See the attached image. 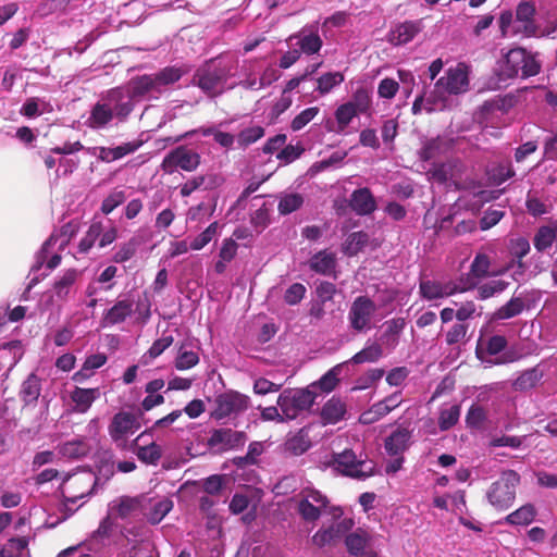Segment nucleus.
I'll use <instances>...</instances> for the list:
<instances>
[{
	"instance_id": "obj_1",
	"label": "nucleus",
	"mask_w": 557,
	"mask_h": 557,
	"mask_svg": "<svg viewBox=\"0 0 557 557\" xmlns=\"http://www.w3.org/2000/svg\"><path fill=\"white\" fill-rule=\"evenodd\" d=\"M98 484V478L91 470H81L67 474L59 490L62 496V512L72 516L85 502L74 507L78 500L88 498L94 494Z\"/></svg>"
},
{
	"instance_id": "obj_2",
	"label": "nucleus",
	"mask_w": 557,
	"mask_h": 557,
	"mask_svg": "<svg viewBox=\"0 0 557 557\" xmlns=\"http://www.w3.org/2000/svg\"><path fill=\"white\" fill-rule=\"evenodd\" d=\"M231 76V66L223 58H214L200 65L193 75L191 84L199 87L207 96L221 95Z\"/></svg>"
},
{
	"instance_id": "obj_3",
	"label": "nucleus",
	"mask_w": 557,
	"mask_h": 557,
	"mask_svg": "<svg viewBox=\"0 0 557 557\" xmlns=\"http://www.w3.org/2000/svg\"><path fill=\"white\" fill-rule=\"evenodd\" d=\"M317 394L309 387L287 388L277 397L276 404L284 413L286 421L296 420L305 412H309L315 403Z\"/></svg>"
},
{
	"instance_id": "obj_4",
	"label": "nucleus",
	"mask_w": 557,
	"mask_h": 557,
	"mask_svg": "<svg viewBox=\"0 0 557 557\" xmlns=\"http://www.w3.org/2000/svg\"><path fill=\"white\" fill-rule=\"evenodd\" d=\"M519 484L520 475L515 470L503 471L486 493L488 503L497 510L508 509L516 499V487Z\"/></svg>"
},
{
	"instance_id": "obj_5",
	"label": "nucleus",
	"mask_w": 557,
	"mask_h": 557,
	"mask_svg": "<svg viewBox=\"0 0 557 557\" xmlns=\"http://www.w3.org/2000/svg\"><path fill=\"white\" fill-rule=\"evenodd\" d=\"M331 465L343 475L352 479L364 480L375 474L374 462L357 457L352 449L333 454Z\"/></svg>"
},
{
	"instance_id": "obj_6",
	"label": "nucleus",
	"mask_w": 557,
	"mask_h": 557,
	"mask_svg": "<svg viewBox=\"0 0 557 557\" xmlns=\"http://www.w3.org/2000/svg\"><path fill=\"white\" fill-rule=\"evenodd\" d=\"M201 163V156L187 145H181L170 150L163 158L160 168L165 174H173L178 170L194 172Z\"/></svg>"
},
{
	"instance_id": "obj_7",
	"label": "nucleus",
	"mask_w": 557,
	"mask_h": 557,
	"mask_svg": "<svg viewBox=\"0 0 557 557\" xmlns=\"http://www.w3.org/2000/svg\"><path fill=\"white\" fill-rule=\"evenodd\" d=\"M249 405L250 399L248 396L236 391H227L215 397L214 409L211 411L210 417L216 421L233 416L236 417L246 411Z\"/></svg>"
},
{
	"instance_id": "obj_8",
	"label": "nucleus",
	"mask_w": 557,
	"mask_h": 557,
	"mask_svg": "<svg viewBox=\"0 0 557 557\" xmlns=\"http://www.w3.org/2000/svg\"><path fill=\"white\" fill-rule=\"evenodd\" d=\"M140 428V424L136 418V416L132 412L127 411H119L115 413L108 426V432L113 441L120 449H128V434H133Z\"/></svg>"
},
{
	"instance_id": "obj_9",
	"label": "nucleus",
	"mask_w": 557,
	"mask_h": 557,
	"mask_svg": "<svg viewBox=\"0 0 557 557\" xmlns=\"http://www.w3.org/2000/svg\"><path fill=\"white\" fill-rule=\"evenodd\" d=\"M469 69L463 62H459L455 67H449L445 75L435 83V88L449 95H458L468 90Z\"/></svg>"
},
{
	"instance_id": "obj_10",
	"label": "nucleus",
	"mask_w": 557,
	"mask_h": 557,
	"mask_svg": "<svg viewBox=\"0 0 557 557\" xmlns=\"http://www.w3.org/2000/svg\"><path fill=\"white\" fill-rule=\"evenodd\" d=\"M375 312L376 305L371 298L358 296L352 301L348 312L350 327L356 332L364 331L369 327Z\"/></svg>"
},
{
	"instance_id": "obj_11",
	"label": "nucleus",
	"mask_w": 557,
	"mask_h": 557,
	"mask_svg": "<svg viewBox=\"0 0 557 557\" xmlns=\"http://www.w3.org/2000/svg\"><path fill=\"white\" fill-rule=\"evenodd\" d=\"M506 65L508 66V75H518L521 71L522 77L535 76L540 73L541 65L533 58L527 55L521 48L511 49L506 55Z\"/></svg>"
},
{
	"instance_id": "obj_12",
	"label": "nucleus",
	"mask_w": 557,
	"mask_h": 557,
	"mask_svg": "<svg viewBox=\"0 0 557 557\" xmlns=\"http://www.w3.org/2000/svg\"><path fill=\"white\" fill-rule=\"evenodd\" d=\"M247 436L243 431H235L232 429H215L211 432L207 441V445L219 453L235 449L244 446Z\"/></svg>"
},
{
	"instance_id": "obj_13",
	"label": "nucleus",
	"mask_w": 557,
	"mask_h": 557,
	"mask_svg": "<svg viewBox=\"0 0 557 557\" xmlns=\"http://www.w3.org/2000/svg\"><path fill=\"white\" fill-rule=\"evenodd\" d=\"M151 94H161L153 74L138 75L129 79L128 95L131 98L141 99Z\"/></svg>"
},
{
	"instance_id": "obj_14",
	"label": "nucleus",
	"mask_w": 557,
	"mask_h": 557,
	"mask_svg": "<svg viewBox=\"0 0 557 557\" xmlns=\"http://www.w3.org/2000/svg\"><path fill=\"white\" fill-rule=\"evenodd\" d=\"M287 41H295V45L299 47L300 54L305 53L308 55L318 53L323 45L318 30H307L306 28L290 35Z\"/></svg>"
},
{
	"instance_id": "obj_15",
	"label": "nucleus",
	"mask_w": 557,
	"mask_h": 557,
	"mask_svg": "<svg viewBox=\"0 0 557 557\" xmlns=\"http://www.w3.org/2000/svg\"><path fill=\"white\" fill-rule=\"evenodd\" d=\"M149 434V431L140 433L128 446V449L135 450L138 459L146 463L156 466L162 457L161 447L154 442L147 445H139V442Z\"/></svg>"
},
{
	"instance_id": "obj_16",
	"label": "nucleus",
	"mask_w": 557,
	"mask_h": 557,
	"mask_svg": "<svg viewBox=\"0 0 557 557\" xmlns=\"http://www.w3.org/2000/svg\"><path fill=\"white\" fill-rule=\"evenodd\" d=\"M145 496H121L112 502L110 511L117 518L126 519L143 510Z\"/></svg>"
},
{
	"instance_id": "obj_17",
	"label": "nucleus",
	"mask_w": 557,
	"mask_h": 557,
	"mask_svg": "<svg viewBox=\"0 0 557 557\" xmlns=\"http://www.w3.org/2000/svg\"><path fill=\"white\" fill-rule=\"evenodd\" d=\"M411 431L407 428H397L384 441V448L389 456H399L410 446Z\"/></svg>"
},
{
	"instance_id": "obj_18",
	"label": "nucleus",
	"mask_w": 557,
	"mask_h": 557,
	"mask_svg": "<svg viewBox=\"0 0 557 557\" xmlns=\"http://www.w3.org/2000/svg\"><path fill=\"white\" fill-rule=\"evenodd\" d=\"M349 207L358 215H369L376 209V201L368 187L352 191L349 199Z\"/></svg>"
},
{
	"instance_id": "obj_19",
	"label": "nucleus",
	"mask_w": 557,
	"mask_h": 557,
	"mask_svg": "<svg viewBox=\"0 0 557 557\" xmlns=\"http://www.w3.org/2000/svg\"><path fill=\"white\" fill-rule=\"evenodd\" d=\"M422 30L421 21H405L391 30L388 40L392 45L400 46L410 42Z\"/></svg>"
},
{
	"instance_id": "obj_20",
	"label": "nucleus",
	"mask_w": 557,
	"mask_h": 557,
	"mask_svg": "<svg viewBox=\"0 0 557 557\" xmlns=\"http://www.w3.org/2000/svg\"><path fill=\"white\" fill-rule=\"evenodd\" d=\"M347 413L346 403L338 396L331 397L321 408L320 417L324 425L336 424Z\"/></svg>"
},
{
	"instance_id": "obj_21",
	"label": "nucleus",
	"mask_w": 557,
	"mask_h": 557,
	"mask_svg": "<svg viewBox=\"0 0 557 557\" xmlns=\"http://www.w3.org/2000/svg\"><path fill=\"white\" fill-rule=\"evenodd\" d=\"M311 447V440L308 428H301L294 434L287 436L283 449L290 456H301Z\"/></svg>"
},
{
	"instance_id": "obj_22",
	"label": "nucleus",
	"mask_w": 557,
	"mask_h": 557,
	"mask_svg": "<svg viewBox=\"0 0 557 557\" xmlns=\"http://www.w3.org/2000/svg\"><path fill=\"white\" fill-rule=\"evenodd\" d=\"M58 451L62 457L81 459L90 454L91 445L85 437H75L58 445Z\"/></svg>"
},
{
	"instance_id": "obj_23",
	"label": "nucleus",
	"mask_w": 557,
	"mask_h": 557,
	"mask_svg": "<svg viewBox=\"0 0 557 557\" xmlns=\"http://www.w3.org/2000/svg\"><path fill=\"white\" fill-rule=\"evenodd\" d=\"M114 117L112 108L107 103L97 102L91 108L86 121L88 127L99 129L107 126Z\"/></svg>"
},
{
	"instance_id": "obj_24",
	"label": "nucleus",
	"mask_w": 557,
	"mask_h": 557,
	"mask_svg": "<svg viewBox=\"0 0 557 557\" xmlns=\"http://www.w3.org/2000/svg\"><path fill=\"white\" fill-rule=\"evenodd\" d=\"M143 145L141 140L125 143L115 148L99 147L98 159L104 162L119 160L126 154L135 152Z\"/></svg>"
},
{
	"instance_id": "obj_25",
	"label": "nucleus",
	"mask_w": 557,
	"mask_h": 557,
	"mask_svg": "<svg viewBox=\"0 0 557 557\" xmlns=\"http://www.w3.org/2000/svg\"><path fill=\"white\" fill-rule=\"evenodd\" d=\"M133 313V301L128 299L117 300L103 315L106 325H115L124 322Z\"/></svg>"
},
{
	"instance_id": "obj_26",
	"label": "nucleus",
	"mask_w": 557,
	"mask_h": 557,
	"mask_svg": "<svg viewBox=\"0 0 557 557\" xmlns=\"http://www.w3.org/2000/svg\"><path fill=\"white\" fill-rule=\"evenodd\" d=\"M310 269L322 275H331L336 268V257L333 252L322 250L317 252L309 262Z\"/></svg>"
},
{
	"instance_id": "obj_27",
	"label": "nucleus",
	"mask_w": 557,
	"mask_h": 557,
	"mask_svg": "<svg viewBox=\"0 0 557 557\" xmlns=\"http://www.w3.org/2000/svg\"><path fill=\"white\" fill-rule=\"evenodd\" d=\"M40 393L41 380L35 373H30L21 385V400L24 403V406L35 404L38 400Z\"/></svg>"
},
{
	"instance_id": "obj_28",
	"label": "nucleus",
	"mask_w": 557,
	"mask_h": 557,
	"mask_svg": "<svg viewBox=\"0 0 557 557\" xmlns=\"http://www.w3.org/2000/svg\"><path fill=\"white\" fill-rule=\"evenodd\" d=\"M77 277L78 271L76 269H69L53 283V292L58 300H67Z\"/></svg>"
},
{
	"instance_id": "obj_29",
	"label": "nucleus",
	"mask_w": 557,
	"mask_h": 557,
	"mask_svg": "<svg viewBox=\"0 0 557 557\" xmlns=\"http://www.w3.org/2000/svg\"><path fill=\"white\" fill-rule=\"evenodd\" d=\"M238 244L234 238H225L219 251V260L214 263L216 274H223L230 263L237 255Z\"/></svg>"
},
{
	"instance_id": "obj_30",
	"label": "nucleus",
	"mask_w": 557,
	"mask_h": 557,
	"mask_svg": "<svg viewBox=\"0 0 557 557\" xmlns=\"http://www.w3.org/2000/svg\"><path fill=\"white\" fill-rule=\"evenodd\" d=\"M99 388H82L75 387L71 393V399L76 406L78 412H86L92 405V403L99 397Z\"/></svg>"
},
{
	"instance_id": "obj_31",
	"label": "nucleus",
	"mask_w": 557,
	"mask_h": 557,
	"mask_svg": "<svg viewBox=\"0 0 557 557\" xmlns=\"http://www.w3.org/2000/svg\"><path fill=\"white\" fill-rule=\"evenodd\" d=\"M369 244V235L363 232L350 233L342 245V251L347 257H355L361 252Z\"/></svg>"
},
{
	"instance_id": "obj_32",
	"label": "nucleus",
	"mask_w": 557,
	"mask_h": 557,
	"mask_svg": "<svg viewBox=\"0 0 557 557\" xmlns=\"http://www.w3.org/2000/svg\"><path fill=\"white\" fill-rule=\"evenodd\" d=\"M490 268V257L485 253H476L470 265L467 278H471V281H476L479 283V281L491 276Z\"/></svg>"
},
{
	"instance_id": "obj_33",
	"label": "nucleus",
	"mask_w": 557,
	"mask_h": 557,
	"mask_svg": "<svg viewBox=\"0 0 557 557\" xmlns=\"http://www.w3.org/2000/svg\"><path fill=\"white\" fill-rule=\"evenodd\" d=\"M335 120L336 127L327 126V129L331 132H335L337 134H342L345 132L349 123L352 121L355 116L358 115L357 111L352 109L350 103H343L335 110Z\"/></svg>"
},
{
	"instance_id": "obj_34",
	"label": "nucleus",
	"mask_w": 557,
	"mask_h": 557,
	"mask_svg": "<svg viewBox=\"0 0 557 557\" xmlns=\"http://www.w3.org/2000/svg\"><path fill=\"white\" fill-rule=\"evenodd\" d=\"M344 363L336 364L332 369H330L325 374H323L319 381L312 383L308 387L313 389L319 387L324 393H331L336 388L339 383V374L342 371V367Z\"/></svg>"
},
{
	"instance_id": "obj_35",
	"label": "nucleus",
	"mask_w": 557,
	"mask_h": 557,
	"mask_svg": "<svg viewBox=\"0 0 557 557\" xmlns=\"http://www.w3.org/2000/svg\"><path fill=\"white\" fill-rule=\"evenodd\" d=\"M406 325L404 318H394L384 323L385 330L382 334V341L394 348L398 344V337Z\"/></svg>"
},
{
	"instance_id": "obj_36",
	"label": "nucleus",
	"mask_w": 557,
	"mask_h": 557,
	"mask_svg": "<svg viewBox=\"0 0 557 557\" xmlns=\"http://www.w3.org/2000/svg\"><path fill=\"white\" fill-rule=\"evenodd\" d=\"M557 239V227L555 222L553 226H541L533 239L534 247L537 251H544L549 248Z\"/></svg>"
},
{
	"instance_id": "obj_37",
	"label": "nucleus",
	"mask_w": 557,
	"mask_h": 557,
	"mask_svg": "<svg viewBox=\"0 0 557 557\" xmlns=\"http://www.w3.org/2000/svg\"><path fill=\"white\" fill-rule=\"evenodd\" d=\"M536 510L532 504H525L506 517V522L515 525H528L533 522Z\"/></svg>"
},
{
	"instance_id": "obj_38",
	"label": "nucleus",
	"mask_w": 557,
	"mask_h": 557,
	"mask_svg": "<svg viewBox=\"0 0 557 557\" xmlns=\"http://www.w3.org/2000/svg\"><path fill=\"white\" fill-rule=\"evenodd\" d=\"M383 357L382 346L377 343L367 345L363 349L355 354L347 362L361 364L364 362H375Z\"/></svg>"
},
{
	"instance_id": "obj_39",
	"label": "nucleus",
	"mask_w": 557,
	"mask_h": 557,
	"mask_svg": "<svg viewBox=\"0 0 557 557\" xmlns=\"http://www.w3.org/2000/svg\"><path fill=\"white\" fill-rule=\"evenodd\" d=\"M185 73V70L177 66H166L158 73H154L153 75L156 77L160 92L162 94L163 87L173 85L174 83L178 82Z\"/></svg>"
},
{
	"instance_id": "obj_40",
	"label": "nucleus",
	"mask_w": 557,
	"mask_h": 557,
	"mask_svg": "<svg viewBox=\"0 0 557 557\" xmlns=\"http://www.w3.org/2000/svg\"><path fill=\"white\" fill-rule=\"evenodd\" d=\"M542 372L532 368L522 372L512 383L515 391L523 392L533 388L542 379Z\"/></svg>"
},
{
	"instance_id": "obj_41",
	"label": "nucleus",
	"mask_w": 557,
	"mask_h": 557,
	"mask_svg": "<svg viewBox=\"0 0 557 557\" xmlns=\"http://www.w3.org/2000/svg\"><path fill=\"white\" fill-rule=\"evenodd\" d=\"M51 111L52 107L50 106V103L46 102L45 100H40L37 97H30L26 99L20 112L22 115L32 119L34 116L42 114L44 112Z\"/></svg>"
},
{
	"instance_id": "obj_42",
	"label": "nucleus",
	"mask_w": 557,
	"mask_h": 557,
	"mask_svg": "<svg viewBox=\"0 0 557 557\" xmlns=\"http://www.w3.org/2000/svg\"><path fill=\"white\" fill-rule=\"evenodd\" d=\"M446 149V143L440 137L428 140L420 150L422 161H431L440 158Z\"/></svg>"
},
{
	"instance_id": "obj_43",
	"label": "nucleus",
	"mask_w": 557,
	"mask_h": 557,
	"mask_svg": "<svg viewBox=\"0 0 557 557\" xmlns=\"http://www.w3.org/2000/svg\"><path fill=\"white\" fill-rule=\"evenodd\" d=\"M173 502L170 498H162L153 504L152 508L146 513L147 520L151 524L160 523L163 518L172 510Z\"/></svg>"
},
{
	"instance_id": "obj_44",
	"label": "nucleus",
	"mask_w": 557,
	"mask_h": 557,
	"mask_svg": "<svg viewBox=\"0 0 557 557\" xmlns=\"http://www.w3.org/2000/svg\"><path fill=\"white\" fill-rule=\"evenodd\" d=\"M103 231L101 222H94L89 226L85 236L81 239L78 244V252L87 253L95 245L96 240L100 237Z\"/></svg>"
},
{
	"instance_id": "obj_45",
	"label": "nucleus",
	"mask_w": 557,
	"mask_h": 557,
	"mask_svg": "<svg viewBox=\"0 0 557 557\" xmlns=\"http://www.w3.org/2000/svg\"><path fill=\"white\" fill-rule=\"evenodd\" d=\"M368 543L367 533L362 530H357L348 534L345 537V545L350 555L357 556L359 555L366 547Z\"/></svg>"
},
{
	"instance_id": "obj_46",
	"label": "nucleus",
	"mask_w": 557,
	"mask_h": 557,
	"mask_svg": "<svg viewBox=\"0 0 557 557\" xmlns=\"http://www.w3.org/2000/svg\"><path fill=\"white\" fill-rule=\"evenodd\" d=\"M264 128L259 125L244 128L237 135V144L239 148H247L248 146L261 139L264 136Z\"/></svg>"
},
{
	"instance_id": "obj_47",
	"label": "nucleus",
	"mask_w": 557,
	"mask_h": 557,
	"mask_svg": "<svg viewBox=\"0 0 557 557\" xmlns=\"http://www.w3.org/2000/svg\"><path fill=\"white\" fill-rule=\"evenodd\" d=\"M345 77L341 72H329L318 78L317 90L321 95L329 94L334 87L341 85Z\"/></svg>"
},
{
	"instance_id": "obj_48",
	"label": "nucleus",
	"mask_w": 557,
	"mask_h": 557,
	"mask_svg": "<svg viewBox=\"0 0 557 557\" xmlns=\"http://www.w3.org/2000/svg\"><path fill=\"white\" fill-rule=\"evenodd\" d=\"M460 417V406L453 405L448 409H443L438 417V428L441 431H447L457 424Z\"/></svg>"
},
{
	"instance_id": "obj_49",
	"label": "nucleus",
	"mask_w": 557,
	"mask_h": 557,
	"mask_svg": "<svg viewBox=\"0 0 557 557\" xmlns=\"http://www.w3.org/2000/svg\"><path fill=\"white\" fill-rule=\"evenodd\" d=\"M510 255L515 258L518 268L524 269V263L522 259L529 253L530 251V244L528 239L524 237H519L516 239H512L510 242Z\"/></svg>"
},
{
	"instance_id": "obj_50",
	"label": "nucleus",
	"mask_w": 557,
	"mask_h": 557,
	"mask_svg": "<svg viewBox=\"0 0 557 557\" xmlns=\"http://www.w3.org/2000/svg\"><path fill=\"white\" fill-rule=\"evenodd\" d=\"M419 290L422 298L435 300L443 298L442 283L431 280H422L419 284Z\"/></svg>"
},
{
	"instance_id": "obj_51",
	"label": "nucleus",
	"mask_w": 557,
	"mask_h": 557,
	"mask_svg": "<svg viewBox=\"0 0 557 557\" xmlns=\"http://www.w3.org/2000/svg\"><path fill=\"white\" fill-rule=\"evenodd\" d=\"M126 200L125 190L113 189L101 203V212L104 214L111 213L115 208L121 206Z\"/></svg>"
},
{
	"instance_id": "obj_52",
	"label": "nucleus",
	"mask_w": 557,
	"mask_h": 557,
	"mask_svg": "<svg viewBox=\"0 0 557 557\" xmlns=\"http://www.w3.org/2000/svg\"><path fill=\"white\" fill-rule=\"evenodd\" d=\"M71 0H42L36 9V14L40 17L48 16L58 11H64Z\"/></svg>"
},
{
	"instance_id": "obj_53",
	"label": "nucleus",
	"mask_w": 557,
	"mask_h": 557,
	"mask_svg": "<svg viewBox=\"0 0 557 557\" xmlns=\"http://www.w3.org/2000/svg\"><path fill=\"white\" fill-rule=\"evenodd\" d=\"M389 413L388 407L384 403L377 401L369 410L360 416V422L371 424Z\"/></svg>"
},
{
	"instance_id": "obj_54",
	"label": "nucleus",
	"mask_w": 557,
	"mask_h": 557,
	"mask_svg": "<svg viewBox=\"0 0 557 557\" xmlns=\"http://www.w3.org/2000/svg\"><path fill=\"white\" fill-rule=\"evenodd\" d=\"M347 103H350L358 114L366 113L371 106L370 94L366 88H358Z\"/></svg>"
},
{
	"instance_id": "obj_55",
	"label": "nucleus",
	"mask_w": 557,
	"mask_h": 557,
	"mask_svg": "<svg viewBox=\"0 0 557 557\" xmlns=\"http://www.w3.org/2000/svg\"><path fill=\"white\" fill-rule=\"evenodd\" d=\"M524 302L521 298H511L507 304L500 307L496 313L498 319H510L522 312Z\"/></svg>"
},
{
	"instance_id": "obj_56",
	"label": "nucleus",
	"mask_w": 557,
	"mask_h": 557,
	"mask_svg": "<svg viewBox=\"0 0 557 557\" xmlns=\"http://www.w3.org/2000/svg\"><path fill=\"white\" fill-rule=\"evenodd\" d=\"M320 112L318 107H310L302 110L299 114H297L290 122V128L294 132H298L302 129L307 124H309Z\"/></svg>"
},
{
	"instance_id": "obj_57",
	"label": "nucleus",
	"mask_w": 557,
	"mask_h": 557,
	"mask_svg": "<svg viewBox=\"0 0 557 557\" xmlns=\"http://www.w3.org/2000/svg\"><path fill=\"white\" fill-rule=\"evenodd\" d=\"M339 539L338 530L331 525L327 529L319 530L315 532V534L312 536V543L318 547H324L326 545L334 544Z\"/></svg>"
},
{
	"instance_id": "obj_58",
	"label": "nucleus",
	"mask_w": 557,
	"mask_h": 557,
	"mask_svg": "<svg viewBox=\"0 0 557 557\" xmlns=\"http://www.w3.org/2000/svg\"><path fill=\"white\" fill-rule=\"evenodd\" d=\"M302 196L299 194H288L281 198L277 209L281 214H289L301 207Z\"/></svg>"
},
{
	"instance_id": "obj_59",
	"label": "nucleus",
	"mask_w": 557,
	"mask_h": 557,
	"mask_svg": "<svg viewBox=\"0 0 557 557\" xmlns=\"http://www.w3.org/2000/svg\"><path fill=\"white\" fill-rule=\"evenodd\" d=\"M219 228L218 222H212L203 232H201L194 240L190 243V249L200 250L206 245H208L213 237L216 235Z\"/></svg>"
},
{
	"instance_id": "obj_60",
	"label": "nucleus",
	"mask_w": 557,
	"mask_h": 557,
	"mask_svg": "<svg viewBox=\"0 0 557 557\" xmlns=\"http://www.w3.org/2000/svg\"><path fill=\"white\" fill-rule=\"evenodd\" d=\"M138 247V242L136 238H131L127 243H124L120 246L119 250L114 253L112 260L115 263H123L132 259Z\"/></svg>"
},
{
	"instance_id": "obj_61",
	"label": "nucleus",
	"mask_w": 557,
	"mask_h": 557,
	"mask_svg": "<svg viewBox=\"0 0 557 557\" xmlns=\"http://www.w3.org/2000/svg\"><path fill=\"white\" fill-rule=\"evenodd\" d=\"M321 508L309 502L308 498H302L298 503V512L306 521H315L322 513Z\"/></svg>"
},
{
	"instance_id": "obj_62",
	"label": "nucleus",
	"mask_w": 557,
	"mask_h": 557,
	"mask_svg": "<svg viewBox=\"0 0 557 557\" xmlns=\"http://www.w3.org/2000/svg\"><path fill=\"white\" fill-rule=\"evenodd\" d=\"M199 362V357L195 351L182 350L180 348L178 355L175 359V368L180 371L188 370Z\"/></svg>"
},
{
	"instance_id": "obj_63",
	"label": "nucleus",
	"mask_w": 557,
	"mask_h": 557,
	"mask_svg": "<svg viewBox=\"0 0 557 557\" xmlns=\"http://www.w3.org/2000/svg\"><path fill=\"white\" fill-rule=\"evenodd\" d=\"M535 5L532 2H521L517 7L516 17L519 22L525 23V29L529 28V24L533 26V18L535 15Z\"/></svg>"
},
{
	"instance_id": "obj_64",
	"label": "nucleus",
	"mask_w": 557,
	"mask_h": 557,
	"mask_svg": "<svg viewBox=\"0 0 557 557\" xmlns=\"http://www.w3.org/2000/svg\"><path fill=\"white\" fill-rule=\"evenodd\" d=\"M486 420V413L483 407L472 405L466 416V423L469 428L479 429Z\"/></svg>"
}]
</instances>
